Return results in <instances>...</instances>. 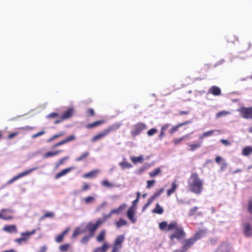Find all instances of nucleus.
<instances>
[{"label": "nucleus", "mask_w": 252, "mask_h": 252, "mask_svg": "<svg viewBox=\"0 0 252 252\" xmlns=\"http://www.w3.org/2000/svg\"><path fill=\"white\" fill-rule=\"evenodd\" d=\"M62 134H63L62 133H60V134H57L54 135L52 137L48 139L47 140V142L49 143V142H51L54 139L60 137L61 135H62Z\"/></svg>", "instance_id": "53"}, {"label": "nucleus", "mask_w": 252, "mask_h": 252, "mask_svg": "<svg viewBox=\"0 0 252 252\" xmlns=\"http://www.w3.org/2000/svg\"><path fill=\"white\" fill-rule=\"evenodd\" d=\"M47 250V247L45 246L41 247L37 252H45Z\"/></svg>", "instance_id": "64"}, {"label": "nucleus", "mask_w": 252, "mask_h": 252, "mask_svg": "<svg viewBox=\"0 0 252 252\" xmlns=\"http://www.w3.org/2000/svg\"><path fill=\"white\" fill-rule=\"evenodd\" d=\"M87 114L89 116H93L94 115V111L93 109L90 108L87 110Z\"/></svg>", "instance_id": "54"}, {"label": "nucleus", "mask_w": 252, "mask_h": 252, "mask_svg": "<svg viewBox=\"0 0 252 252\" xmlns=\"http://www.w3.org/2000/svg\"><path fill=\"white\" fill-rule=\"evenodd\" d=\"M229 114H230V112L229 111H221L218 112L216 114V117L220 118V117H224V116L229 115Z\"/></svg>", "instance_id": "37"}, {"label": "nucleus", "mask_w": 252, "mask_h": 252, "mask_svg": "<svg viewBox=\"0 0 252 252\" xmlns=\"http://www.w3.org/2000/svg\"><path fill=\"white\" fill-rule=\"evenodd\" d=\"M127 206L126 203H123L118 208L112 210L111 214L118 215L123 212L127 207Z\"/></svg>", "instance_id": "15"}, {"label": "nucleus", "mask_w": 252, "mask_h": 252, "mask_svg": "<svg viewBox=\"0 0 252 252\" xmlns=\"http://www.w3.org/2000/svg\"><path fill=\"white\" fill-rule=\"evenodd\" d=\"M227 166V163L225 162V160H224L222 163V165L220 167V170L221 171H223L224 170V168Z\"/></svg>", "instance_id": "62"}, {"label": "nucleus", "mask_w": 252, "mask_h": 252, "mask_svg": "<svg viewBox=\"0 0 252 252\" xmlns=\"http://www.w3.org/2000/svg\"><path fill=\"white\" fill-rule=\"evenodd\" d=\"M75 113V110L73 107L68 108L60 116L59 119L54 121V124H58L63 121L71 118Z\"/></svg>", "instance_id": "3"}, {"label": "nucleus", "mask_w": 252, "mask_h": 252, "mask_svg": "<svg viewBox=\"0 0 252 252\" xmlns=\"http://www.w3.org/2000/svg\"><path fill=\"white\" fill-rule=\"evenodd\" d=\"M106 122V120L104 119H102L99 121H95L92 124H90L88 125V126H97L98 125H101L105 124Z\"/></svg>", "instance_id": "34"}, {"label": "nucleus", "mask_w": 252, "mask_h": 252, "mask_svg": "<svg viewBox=\"0 0 252 252\" xmlns=\"http://www.w3.org/2000/svg\"><path fill=\"white\" fill-rule=\"evenodd\" d=\"M252 154V146H247L243 148L242 155L244 156H249Z\"/></svg>", "instance_id": "23"}, {"label": "nucleus", "mask_w": 252, "mask_h": 252, "mask_svg": "<svg viewBox=\"0 0 252 252\" xmlns=\"http://www.w3.org/2000/svg\"><path fill=\"white\" fill-rule=\"evenodd\" d=\"M202 141L196 142L193 144L188 143L187 145L190 147L189 151H194L196 149L200 148L202 145Z\"/></svg>", "instance_id": "20"}, {"label": "nucleus", "mask_w": 252, "mask_h": 252, "mask_svg": "<svg viewBox=\"0 0 252 252\" xmlns=\"http://www.w3.org/2000/svg\"><path fill=\"white\" fill-rule=\"evenodd\" d=\"M198 209V207H194L193 208L190 209L189 210V213H188V215L189 216H191L192 215H193L195 213V212L197 211V210Z\"/></svg>", "instance_id": "51"}, {"label": "nucleus", "mask_w": 252, "mask_h": 252, "mask_svg": "<svg viewBox=\"0 0 252 252\" xmlns=\"http://www.w3.org/2000/svg\"><path fill=\"white\" fill-rule=\"evenodd\" d=\"M105 231L103 230L97 236V241L98 242H101L102 241L105 237Z\"/></svg>", "instance_id": "44"}, {"label": "nucleus", "mask_w": 252, "mask_h": 252, "mask_svg": "<svg viewBox=\"0 0 252 252\" xmlns=\"http://www.w3.org/2000/svg\"><path fill=\"white\" fill-rule=\"evenodd\" d=\"M230 246L227 243L222 244L215 252H228L230 250Z\"/></svg>", "instance_id": "19"}, {"label": "nucleus", "mask_w": 252, "mask_h": 252, "mask_svg": "<svg viewBox=\"0 0 252 252\" xmlns=\"http://www.w3.org/2000/svg\"><path fill=\"white\" fill-rule=\"evenodd\" d=\"M61 152V151L60 150V151H55V152H47L44 155V158H47L49 157L55 156L57 155L59 153H60Z\"/></svg>", "instance_id": "32"}, {"label": "nucleus", "mask_w": 252, "mask_h": 252, "mask_svg": "<svg viewBox=\"0 0 252 252\" xmlns=\"http://www.w3.org/2000/svg\"><path fill=\"white\" fill-rule=\"evenodd\" d=\"M243 232L245 235L250 237L252 236V227L249 223H245L243 224Z\"/></svg>", "instance_id": "12"}, {"label": "nucleus", "mask_w": 252, "mask_h": 252, "mask_svg": "<svg viewBox=\"0 0 252 252\" xmlns=\"http://www.w3.org/2000/svg\"><path fill=\"white\" fill-rule=\"evenodd\" d=\"M75 169V167L72 166V167H68L64 169H63L61 172H59L58 173H57L56 175L55 178L59 179V178L62 177V176L65 175L68 173L70 172L71 170Z\"/></svg>", "instance_id": "13"}, {"label": "nucleus", "mask_w": 252, "mask_h": 252, "mask_svg": "<svg viewBox=\"0 0 252 252\" xmlns=\"http://www.w3.org/2000/svg\"><path fill=\"white\" fill-rule=\"evenodd\" d=\"M60 117V115H59V113L53 112V113H51L49 114V115H48L47 116V118H49V119L57 118V119H59Z\"/></svg>", "instance_id": "43"}, {"label": "nucleus", "mask_w": 252, "mask_h": 252, "mask_svg": "<svg viewBox=\"0 0 252 252\" xmlns=\"http://www.w3.org/2000/svg\"><path fill=\"white\" fill-rule=\"evenodd\" d=\"M38 169V167H33L32 168H31L30 169H29V170H26L20 174H19L18 175H17V176L13 177L12 179H11L10 180H9L7 183H6L7 185H10L11 184H12V183H13L14 182L16 181V180H17L18 179L23 177H24L26 175H29V174L31 173L32 172H33V171L36 170Z\"/></svg>", "instance_id": "6"}, {"label": "nucleus", "mask_w": 252, "mask_h": 252, "mask_svg": "<svg viewBox=\"0 0 252 252\" xmlns=\"http://www.w3.org/2000/svg\"><path fill=\"white\" fill-rule=\"evenodd\" d=\"M219 134V131L217 130H210L207 132H204L202 135L200 137V139L204 137H208L213 134L218 135Z\"/></svg>", "instance_id": "26"}, {"label": "nucleus", "mask_w": 252, "mask_h": 252, "mask_svg": "<svg viewBox=\"0 0 252 252\" xmlns=\"http://www.w3.org/2000/svg\"><path fill=\"white\" fill-rule=\"evenodd\" d=\"M113 214H111V211L107 215H104L103 216L102 219H99L98 220H100L102 221V223L108 219L110 218Z\"/></svg>", "instance_id": "49"}, {"label": "nucleus", "mask_w": 252, "mask_h": 252, "mask_svg": "<svg viewBox=\"0 0 252 252\" xmlns=\"http://www.w3.org/2000/svg\"><path fill=\"white\" fill-rule=\"evenodd\" d=\"M135 211L136 208L133 207H130L127 211V217L132 223H135L137 221L136 218L135 217Z\"/></svg>", "instance_id": "10"}, {"label": "nucleus", "mask_w": 252, "mask_h": 252, "mask_svg": "<svg viewBox=\"0 0 252 252\" xmlns=\"http://www.w3.org/2000/svg\"><path fill=\"white\" fill-rule=\"evenodd\" d=\"M85 231H86L85 228V229H81L80 227H78L74 231L73 235H72L73 237L75 238L76 236H77L78 235L85 233Z\"/></svg>", "instance_id": "30"}, {"label": "nucleus", "mask_w": 252, "mask_h": 252, "mask_svg": "<svg viewBox=\"0 0 252 252\" xmlns=\"http://www.w3.org/2000/svg\"><path fill=\"white\" fill-rule=\"evenodd\" d=\"M189 139H190L189 135L187 134V135L183 136V137H182L180 138L175 139L174 141V142L175 145H177L181 141H182L183 140H187Z\"/></svg>", "instance_id": "29"}, {"label": "nucleus", "mask_w": 252, "mask_h": 252, "mask_svg": "<svg viewBox=\"0 0 252 252\" xmlns=\"http://www.w3.org/2000/svg\"><path fill=\"white\" fill-rule=\"evenodd\" d=\"M89 155V152H85L81 156H80V157L76 158V161H79L82 160L84 158L87 157Z\"/></svg>", "instance_id": "48"}, {"label": "nucleus", "mask_w": 252, "mask_h": 252, "mask_svg": "<svg viewBox=\"0 0 252 252\" xmlns=\"http://www.w3.org/2000/svg\"><path fill=\"white\" fill-rule=\"evenodd\" d=\"M69 244H65L64 245H62L60 246L59 249L61 252H66L69 248Z\"/></svg>", "instance_id": "42"}, {"label": "nucleus", "mask_w": 252, "mask_h": 252, "mask_svg": "<svg viewBox=\"0 0 252 252\" xmlns=\"http://www.w3.org/2000/svg\"><path fill=\"white\" fill-rule=\"evenodd\" d=\"M13 213V211L11 209H2L0 211V219L3 220H9L13 219L12 216L4 215L5 213Z\"/></svg>", "instance_id": "11"}, {"label": "nucleus", "mask_w": 252, "mask_h": 252, "mask_svg": "<svg viewBox=\"0 0 252 252\" xmlns=\"http://www.w3.org/2000/svg\"><path fill=\"white\" fill-rule=\"evenodd\" d=\"M155 183V180H154L147 181V188H150L151 187H152L154 185Z\"/></svg>", "instance_id": "55"}, {"label": "nucleus", "mask_w": 252, "mask_h": 252, "mask_svg": "<svg viewBox=\"0 0 252 252\" xmlns=\"http://www.w3.org/2000/svg\"><path fill=\"white\" fill-rule=\"evenodd\" d=\"M142 127H137L134 130L131 131V134L133 136H136L139 135L142 130Z\"/></svg>", "instance_id": "39"}, {"label": "nucleus", "mask_w": 252, "mask_h": 252, "mask_svg": "<svg viewBox=\"0 0 252 252\" xmlns=\"http://www.w3.org/2000/svg\"><path fill=\"white\" fill-rule=\"evenodd\" d=\"M188 186L189 190L195 194H200L203 190V181L196 173H193L188 180Z\"/></svg>", "instance_id": "2"}, {"label": "nucleus", "mask_w": 252, "mask_h": 252, "mask_svg": "<svg viewBox=\"0 0 252 252\" xmlns=\"http://www.w3.org/2000/svg\"><path fill=\"white\" fill-rule=\"evenodd\" d=\"M206 234V231L205 230H200L196 232L192 238L195 239L196 242L197 240L201 239L205 236Z\"/></svg>", "instance_id": "18"}, {"label": "nucleus", "mask_w": 252, "mask_h": 252, "mask_svg": "<svg viewBox=\"0 0 252 252\" xmlns=\"http://www.w3.org/2000/svg\"><path fill=\"white\" fill-rule=\"evenodd\" d=\"M125 237L124 235H119L118 236L115 241L114 246L116 247L119 249L122 248V244L124 242Z\"/></svg>", "instance_id": "17"}, {"label": "nucleus", "mask_w": 252, "mask_h": 252, "mask_svg": "<svg viewBox=\"0 0 252 252\" xmlns=\"http://www.w3.org/2000/svg\"><path fill=\"white\" fill-rule=\"evenodd\" d=\"M3 230L8 233H16L17 232V227L15 225H5L3 228Z\"/></svg>", "instance_id": "16"}, {"label": "nucleus", "mask_w": 252, "mask_h": 252, "mask_svg": "<svg viewBox=\"0 0 252 252\" xmlns=\"http://www.w3.org/2000/svg\"><path fill=\"white\" fill-rule=\"evenodd\" d=\"M139 200L138 199H135L133 202H132V205L130 207H133L136 208V205L139 202Z\"/></svg>", "instance_id": "63"}, {"label": "nucleus", "mask_w": 252, "mask_h": 252, "mask_svg": "<svg viewBox=\"0 0 252 252\" xmlns=\"http://www.w3.org/2000/svg\"><path fill=\"white\" fill-rule=\"evenodd\" d=\"M74 138H75L74 136L71 135V136H69V137H68L67 138H66L65 139H64V141L65 143H66L68 142H69L70 141L74 140Z\"/></svg>", "instance_id": "57"}, {"label": "nucleus", "mask_w": 252, "mask_h": 252, "mask_svg": "<svg viewBox=\"0 0 252 252\" xmlns=\"http://www.w3.org/2000/svg\"><path fill=\"white\" fill-rule=\"evenodd\" d=\"M35 232V230H33L31 232H22L21 233V235H23V236L26 235V236L28 239L30 235L34 234Z\"/></svg>", "instance_id": "50"}, {"label": "nucleus", "mask_w": 252, "mask_h": 252, "mask_svg": "<svg viewBox=\"0 0 252 252\" xmlns=\"http://www.w3.org/2000/svg\"><path fill=\"white\" fill-rule=\"evenodd\" d=\"M238 40V38L233 35H230L227 37V41L229 42L234 43Z\"/></svg>", "instance_id": "46"}, {"label": "nucleus", "mask_w": 252, "mask_h": 252, "mask_svg": "<svg viewBox=\"0 0 252 252\" xmlns=\"http://www.w3.org/2000/svg\"><path fill=\"white\" fill-rule=\"evenodd\" d=\"M130 159L132 162L135 164L138 162H142L144 160V158L142 155H141L139 157H131Z\"/></svg>", "instance_id": "25"}, {"label": "nucleus", "mask_w": 252, "mask_h": 252, "mask_svg": "<svg viewBox=\"0 0 252 252\" xmlns=\"http://www.w3.org/2000/svg\"><path fill=\"white\" fill-rule=\"evenodd\" d=\"M220 141L223 145H224L226 146H229L231 144L227 140L221 139Z\"/></svg>", "instance_id": "60"}, {"label": "nucleus", "mask_w": 252, "mask_h": 252, "mask_svg": "<svg viewBox=\"0 0 252 252\" xmlns=\"http://www.w3.org/2000/svg\"><path fill=\"white\" fill-rule=\"evenodd\" d=\"M92 236H91V235L85 236L81 240V243L84 244H86L89 241V240H90Z\"/></svg>", "instance_id": "47"}, {"label": "nucleus", "mask_w": 252, "mask_h": 252, "mask_svg": "<svg viewBox=\"0 0 252 252\" xmlns=\"http://www.w3.org/2000/svg\"><path fill=\"white\" fill-rule=\"evenodd\" d=\"M22 237L19 238H17L14 240V242L16 243H17L19 244H21L23 242L26 241L27 240H28L27 237L26 236V235H21Z\"/></svg>", "instance_id": "38"}, {"label": "nucleus", "mask_w": 252, "mask_h": 252, "mask_svg": "<svg viewBox=\"0 0 252 252\" xmlns=\"http://www.w3.org/2000/svg\"><path fill=\"white\" fill-rule=\"evenodd\" d=\"M127 224V222L126 220L122 218H120L118 221L115 223V225L118 228H120L123 226L126 225Z\"/></svg>", "instance_id": "27"}, {"label": "nucleus", "mask_w": 252, "mask_h": 252, "mask_svg": "<svg viewBox=\"0 0 252 252\" xmlns=\"http://www.w3.org/2000/svg\"><path fill=\"white\" fill-rule=\"evenodd\" d=\"M164 212L163 208L158 203L156 205V207L152 210L153 213L162 214Z\"/></svg>", "instance_id": "24"}, {"label": "nucleus", "mask_w": 252, "mask_h": 252, "mask_svg": "<svg viewBox=\"0 0 252 252\" xmlns=\"http://www.w3.org/2000/svg\"><path fill=\"white\" fill-rule=\"evenodd\" d=\"M195 242V239H193L192 237L186 239L182 242L183 246L181 249L174 250L173 252H187Z\"/></svg>", "instance_id": "4"}, {"label": "nucleus", "mask_w": 252, "mask_h": 252, "mask_svg": "<svg viewBox=\"0 0 252 252\" xmlns=\"http://www.w3.org/2000/svg\"><path fill=\"white\" fill-rule=\"evenodd\" d=\"M177 186L175 182H173L172 184V188L170 189H169L167 191V196H170L172 193H173L175 189H177Z\"/></svg>", "instance_id": "31"}, {"label": "nucleus", "mask_w": 252, "mask_h": 252, "mask_svg": "<svg viewBox=\"0 0 252 252\" xmlns=\"http://www.w3.org/2000/svg\"><path fill=\"white\" fill-rule=\"evenodd\" d=\"M114 130L112 127H109L107 128L104 129L102 131L99 132L97 135L94 136L92 139V141L94 142L96 141H98L103 138H104L105 136L108 135L110 132Z\"/></svg>", "instance_id": "8"}, {"label": "nucleus", "mask_w": 252, "mask_h": 252, "mask_svg": "<svg viewBox=\"0 0 252 252\" xmlns=\"http://www.w3.org/2000/svg\"><path fill=\"white\" fill-rule=\"evenodd\" d=\"M69 230V228H68L64 230L61 234L58 235L55 238L56 242L58 243H61L63 241L64 235L67 233Z\"/></svg>", "instance_id": "22"}, {"label": "nucleus", "mask_w": 252, "mask_h": 252, "mask_svg": "<svg viewBox=\"0 0 252 252\" xmlns=\"http://www.w3.org/2000/svg\"><path fill=\"white\" fill-rule=\"evenodd\" d=\"M224 160H225L224 159H223L221 157H219V156H217L216 158V159H215V161L216 162L219 164L220 163V162L221 161H223Z\"/></svg>", "instance_id": "59"}, {"label": "nucleus", "mask_w": 252, "mask_h": 252, "mask_svg": "<svg viewBox=\"0 0 252 252\" xmlns=\"http://www.w3.org/2000/svg\"><path fill=\"white\" fill-rule=\"evenodd\" d=\"M45 133V132L44 131H40L36 134H33L32 135V138H34L35 137H38L39 136H41V135H42L43 134H44Z\"/></svg>", "instance_id": "58"}, {"label": "nucleus", "mask_w": 252, "mask_h": 252, "mask_svg": "<svg viewBox=\"0 0 252 252\" xmlns=\"http://www.w3.org/2000/svg\"><path fill=\"white\" fill-rule=\"evenodd\" d=\"M119 165L121 166L122 169H125L126 168H130L132 167V165L129 162H127L124 160L123 161L120 162Z\"/></svg>", "instance_id": "28"}, {"label": "nucleus", "mask_w": 252, "mask_h": 252, "mask_svg": "<svg viewBox=\"0 0 252 252\" xmlns=\"http://www.w3.org/2000/svg\"><path fill=\"white\" fill-rule=\"evenodd\" d=\"M161 172L160 168H157L150 172L149 175L151 177H154Z\"/></svg>", "instance_id": "35"}, {"label": "nucleus", "mask_w": 252, "mask_h": 252, "mask_svg": "<svg viewBox=\"0 0 252 252\" xmlns=\"http://www.w3.org/2000/svg\"><path fill=\"white\" fill-rule=\"evenodd\" d=\"M101 184L102 186L110 188L111 187L120 188L121 185L120 184H114L109 182L107 180H104L101 181Z\"/></svg>", "instance_id": "21"}, {"label": "nucleus", "mask_w": 252, "mask_h": 252, "mask_svg": "<svg viewBox=\"0 0 252 252\" xmlns=\"http://www.w3.org/2000/svg\"><path fill=\"white\" fill-rule=\"evenodd\" d=\"M102 224V221L100 220H97L96 223L94 224L90 222L87 224L86 226V231L89 230L90 232V235H91V236H93L95 231Z\"/></svg>", "instance_id": "7"}, {"label": "nucleus", "mask_w": 252, "mask_h": 252, "mask_svg": "<svg viewBox=\"0 0 252 252\" xmlns=\"http://www.w3.org/2000/svg\"><path fill=\"white\" fill-rule=\"evenodd\" d=\"M54 215V213L52 212L47 213L44 214L43 216V218H49L52 217Z\"/></svg>", "instance_id": "61"}, {"label": "nucleus", "mask_w": 252, "mask_h": 252, "mask_svg": "<svg viewBox=\"0 0 252 252\" xmlns=\"http://www.w3.org/2000/svg\"><path fill=\"white\" fill-rule=\"evenodd\" d=\"M159 228L161 230H166L167 231H171L174 230V233L171 234L169 236L171 240L175 238L180 240L186 235L182 226L179 225L176 221H172L169 224L165 221H162L159 224Z\"/></svg>", "instance_id": "1"}, {"label": "nucleus", "mask_w": 252, "mask_h": 252, "mask_svg": "<svg viewBox=\"0 0 252 252\" xmlns=\"http://www.w3.org/2000/svg\"><path fill=\"white\" fill-rule=\"evenodd\" d=\"M208 92L215 96H218L220 95L221 91L219 87L213 86L209 89Z\"/></svg>", "instance_id": "14"}, {"label": "nucleus", "mask_w": 252, "mask_h": 252, "mask_svg": "<svg viewBox=\"0 0 252 252\" xmlns=\"http://www.w3.org/2000/svg\"><path fill=\"white\" fill-rule=\"evenodd\" d=\"M154 200L151 197L148 200L146 204H145L143 208L142 211H144L147 209V208L153 202Z\"/></svg>", "instance_id": "45"}, {"label": "nucleus", "mask_w": 252, "mask_h": 252, "mask_svg": "<svg viewBox=\"0 0 252 252\" xmlns=\"http://www.w3.org/2000/svg\"><path fill=\"white\" fill-rule=\"evenodd\" d=\"M248 211L249 213L252 216V200H250L249 201Z\"/></svg>", "instance_id": "52"}, {"label": "nucleus", "mask_w": 252, "mask_h": 252, "mask_svg": "<svg viewBox=\"0 0 252 252\" xmlns=\"http://www.w3.org/2000/svg\"><path fill=\"white\" fill-rule=\"evenodd\" d=\"M157 132V129L155 128H152L150 130H149L147 133L149 136H152L156 132Z\"/></svg>", "instance_id": "56"}, {"label": "nucleus", "mask_w": 252, "mask_h": 252, "mask_svg": "<svg viewBox=\"0 0 252 252\" xmlns=\"http://www.w3.org/2000/svg\"><path fill=\"white\" fill-rule=\"evenodd\" d=\"M109 246L106 243L102 245L101 247H98L100 252H106L108 250Z\"/></svg>", "instance_id": "41"}, {"label": "nucleus", "mask_w": 252, "mask_h": 252, "mask_svg": "<svg viewBox=\"0 0 252 252\" xmlns=\"http://www.w3.org/2000/svg\"><path fill=\"white\" fill-rule=\"evenodd\" d=\"M243 118L252 119V107H242L239 110Z\"/></svg>", "instance_id": "9"}, {"label": "nucleus", "mask_w": 252, "mask_h": 252, "mask_svg": "<svg viewBox=\"0 0 252 252\" xmlns=\"http://www.w3.org/2000/svg\"><path fill=\"white\" fill-rule=\"evenodd\" d=\"M38 169V167H33L32 168H31L30 169H29V170H26L20 174H19L18 175H17V176L13 177L12 179H11L10 180H9L7 183H6L7 185H10L11 184H12V183H13L14 182L16 181V180H17L18 179L23 177H24L26 175H29V174L31 173L32 172H33V171L36 170Z\"/></svg>", "instance_id": "5"}, {"label": "nucleus", "mask_w": 252, "mask_h": 252, "mask_svg": "<svg viewBox=\"0 0 252 252\" xmlns=\"http://www.w3.org/2000/svg\"><path fill=\"white\" fill-rule=\"evenodd\" d=\"M98 172L97 170L92 171L88 173L83 175V177L85 178H89L94 177L96 174Z\"/></svg>", "instance_id": "33"}, {"label": "nucleus", "mask_w": 252, "mask_h": 252, "mask_svg": "<svg viewBox=\"0 0 252 252\" xmlns=\"http://www.w3.org/2000/svg\"><path fill=\"white\" fill-rule=\"evenodd\" d=\"M83 200L84 201L86 204H88L93 202L94 200V198L93 196H89L86 198H83Z\"/></svg>", "instance_id": "40"}, {"label": "nucleus", "mask_w": 252, "mask_h": 252, "mask_svg": "<svg viewBox=\"0 0 252 252\" xmlns=\"http://www.w3.org/2000/svg\"><path fill=\"white\" fill-rule=\"evenodd\" d=\"M164 189L163 188L160 189L156 191L153 195L151 196V197L155 200L157 197H158L160 195V194L163 192Z\"/></svg>", "instance_id": "36"}]
</instances>
